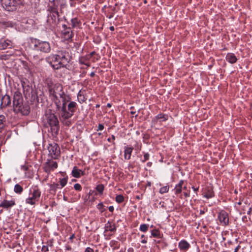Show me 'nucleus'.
<instances>
[{
	"instance_id": "1",
	"label": "nucleus",
	"mask_w": 252,
	"mask_h": 252,
	"mask_svg": "<svg viewBox=\"0 0 252 252\" xmlns=\"http://www.w3.org/2000/svg\"><path fill=\"white\" fill-rule=\"evenodd\" d=\"M49 96L56 106L61 122L65 126H70L71 124L70 118L74 115L78 104L75 101L70 100V97L64 93L63 86L56 84L49 89Z\"/></svg>"
},
{
	"instance_id": "2",
	"label": "nucleus",
	"mask_w": 252,
	"mask_h": 252,
	"mask_svg": "<svg viewBox=\"0 0 252 252\" xmlns=\"http://www.w3.org/2000/svg\"><path fill=\"white\" fill-rule=\"evenodd\" d=\"M50 58L51 61L50 64L54 69L58 70L62 68L69 69V63L71 60V57L66 50L58 51L56 54L52 55Z\"/></svg>"
},
{
	"instance_id": "3",
	"label": "nucleus",
	"mask_w": 252,
	"mask_h": 252,
	"mask_svg": "<svg viewBox=\"0 0 252 252\" xmlns=\"http://www.w3.org/2000/svg\"><path fill=\"white\" fill-rule=\"evenodd\" d=\"M50 58L51 61L50 64L54 69L58 70L62 68L69 69V63L71 60V57L66 50L58 51L56 54L52 55Z\"/></svg>"
},
{
	"instance_id": "4",
	"label": "nucleus",
	"mask_w": 252,
	"mask_h": 252,
	"mask_svg": "<svg viewBox=\"0 0 252 252\" xmlns=\"http://www.w3.org/2000/svg\"><path fill=\"white\" fill-rule=\"evenodd\" d=\"M50 58L51 61L50 64L54 69L58 70L62 68L69 69V63L71 60V57L66 50L58 51L56 54L52 55Z\"/></svg>"
},
{
	"instance_id": "5",
	"label": "nucleus",
	"mask_w": 252,
	"mask_h": 252,
	"mask_svg": "<svg viewBox=\"0 0 252 252\" xmlns=\"http://www.w3.org/2000/svg\"><path fill=\"white\" fill-rule=\"evenodd\" d=\"M29 44L33 50L37 52L49 53L51 50V45L49 42L42 41L33 37L30 38Z\"/></svg>"
},
{
	"instance_id": "6",
	"label": "nucleus",
	"mask_w": 252,
	"mask_h": 252,
	"mask_svg": "<svg viewBox=\"0 0 252 252\" xmlns=\"http://www.w3.org/2000/svg\"><path fill=\"white\" fill-rule=\"evenodd\" d=\"M45 118L47 123L51 127L52 135L53 136H57L60 129L59 122L57 116L49 109L46 112Z\"/></svg>"
},
{
	"instance_id": "7",
	"label": "nucleus",
	"mask_w": 252,
	"mask_h": 252,
	"mask_svg": "<svg viewBox=\"0 0 252 252\" xmlns=\"http://www.w3.org/2000/svg\"><path fill=\"white\" fill-rule=\"evenodd\" d=\"M47 24L51 30H53L57 27L59 23L62 21L59 11H47Z\"/></svg>"
},
{
	"instance_id": "8",
	"label": "nucleus",
	"mask_w": 252,
	"mask_h": 252,
	"mask_svg": "<svg viewBox=\"0 0 252 252\" xmlns=\"http://www.w3.org/2000/svg\"><path fill=\"white\" fill-rule=\"evenodd\" d=\"M24 0H0L3 8L8 11H13L18 6L23 5Z\"/></svg>"
},
{
	"instance_id": "9",
	"label": "nucleus",
	"mask_w": 252,
	"mask_h": 252,
	"mask_svg": "<svg viewBox=\"0 0 252 252\" xmlns=\"http://www.w3.org/2000/svg\"><path fill=\"white\" fill-rule=\"evenodd\" d=\"M41 192L37 186H34L30 190V196L26 199L27 204L34 205L36 202H38L41 196Z\"/></svg>"
},
{
	"instance_id": "10",
	"label": "nucleus",
	"mask_w": 252,
	"mask_h": 252,
	"mask_svg": "<svg viewBox=\"0 0 252 252\" xmlns=\"http://www.w3.org/2000/svg\"><path fill=\"white\" fill-rule=\"evenodd\" d=\"M23 93L26 99L31 97V101H34L35 99L38 102V99L36 94L33 92L32 89L29 85H26L25 82H22Z\"/></svg>"
},
{
	"instance_id": "11",
	"label": "nucleus",
	"mask_w": 252,
	"mask_h": 252,
	"mask_svg": "<svg viewBox=\"0 0 252 252\" xmlns=\"http://www.w3.org/2000/svg\"><path fill=\"white\" fill-rule=\"evenodd\" d=\"M47 149L49 152L48 156H50L51 158L56 159L60 156V148L58 144L56 143L52 142L49 143L47 147Z\"/></svg>"
},
{
	"instance_id": "12",
	"label": "nucleus",
	"mask_w": 252,
	"mask_h": 252,
	"mask_svg": "<svg viewBox=\"0 0 252 252\" xmlns=\"http://www.w3.org/2000/svg\"><path fill=\"white\" fill-rule=\"evenodd\" d=\"M63 5L62 0H49L47 7V11H59V7L60 6L62 9Z\"/></svg>"
},
{
	"instance_id": "13",
	"label": "nucleus",
	"mask_w": 252,
	"mask_h": 252,
	"mask_svg": "<svg viewBox=\"0 0 252 252\" xmlns=\"http://www.w3.org/2000/svg\"><path fill=\"white\" fill-rule=\"evenodd\" d=\"M57 168V162L53 161L52 159H48L43 165L44 171L48 174Z\"/></svg>"
},
{
	"instance_id": "14",
	"label": "nucleus",
	"mask_w": 252,
	"mask_h": 252,
	"mask_svg": "<svg viewBox=\"0 0 252 252\" xmlns=\"http://www.w3.org/2000/svg\"><path fill=\"white\" fill-rule=\"evenodd\" d=\"M218 219L222 225L226 226L229 224V217L228 213L224 210L220 211L218 214Z\"/></svg>"
},
{
	"instance_id": "15",
	"label": "nucleus",
	"mask_w": 252,
	"mask_h": 252,
	"mask_svg": "<svg viewBox=\"0 0 252 252\" xmlns=\"http://www.w3.org/2000/svg\"><path fill=\"white\" fill-rule=\"evenodd\" d=\"M0 101L1 103L0 104V108L1 109L10 105L11 103V100L10 96L6 94L2 96Z\"/></svg>"
},
{
	"instance_id": "16",
	"label": "nucleus",
	"mask_w": 252,
	"mask_h": 252,
	"mask_svg": "<svg viewBox=\"0 0 252 252\" xmlns=\"http://www.w3.org/2000/svg\"><path fill=\"white\" fill-rule=\"evenodd\" d=\"M30 107L28 104L25 103V105L21 106L19 111H14L15 113L21 114L23 116H27L30 112Z\"/></svg>"
},
{
	"instance_id": "17",
	"label": "nucleus",
	"mask_w": 252,
	"mask_h": 252,
	"mask_svg": "<svg viewBox=\"0 0 252 252\" xmlns=\"http://www.w3.org/2000/svg\"><path fill=\"white\" fill-rule=\"evenodd\" d=\"M15 204L16 203L14 200H7L4 199L0 203V207L8 210L14 206Z\"/></svg>"
},
{
	"instance_id": "18",
	"label": "nucleus",
	"mask_w": 252,
	"mask_h": 252,
	"mask_svg": "<svg viewBox=\"0 0 252 252\" xmlns=\"http://www.w3.org/2000/svg\"><path fill=\"white\" fill-rule=\"evenodd\" d=\"M61 33L62 37L65 40H71L74 35L71 28H68L67 30H62Z\"/></svg>"
},
{
	"instance_id": "19",
	"label": "nucleus",
	"mask_w": 252,
	"mask_h": 252,
	"mask_svg": "<svg viewBox=\"0 0 252 252\" xmlns=\"http://www.w3.org/2000/svg\"><path fill=\"white\" fill-rule=\"evenodd\" d=\"M12 46V43L8 39H1L0 40V50H4L7 48H11Z\"/></svg>"
},
{
	"instance_id": "20",
	"label": "nucleus",
	"mask_w": 252,
	"mask_h": 252,
	"mask_svg": "<svg viewBox=\"0 0 252 252\" xmlns=\"http://www.w3.org/2000/svg\"><path fill=\"white\" fill-rule=\"evenodd\" d=\"M13 105L17 102L23 101V98L21 93L19 91H16L13 95Z\"/></svg>"
},
{
	"instance_id": "21",
	"label": "nucleus",
	"mask_w": 252,
	"mask_h": 252,
	"mask_svg": "<svg viewBox=\"0 0 252 252\" xmlns=\"http://www.w3.org/2000/svg\"><path fill=\"white\" fill-rule=\"evenodd\" d=\"M178 247L181 251H187L190 248V244L185 240H181L178 244Z\"/></svg>"
},
{
	"instance_id": "22",
	"label": "nucleus",
	"mask_w": 252,
	"mask_h": 252,
	"mask_svg": "<svg viewBox=\"0 0 252 252\" xmlns=\"http://www.w3.org/2000/svg\"><path fill=\"white\" fill-rule=\"evenodd\" d=\"M77 98L80 103L85 102L87 99L86 91L85 90H80L77 94Z\"/></svg>"
},
{
	"instance_id": "23",
	"label": "nucleus",
	"mask_w": 252,
	"mask_h": 252,
	"mask_svg": "<svg viewBox=\"0 0 252 252\" xmlns=\"http://www.w3.org/2000/svg\"><path fill=\"white\" fill-rule=\"evenodd\" d=\"M71 29L78 28L81 25V22L77 17L72 18L71 20Z\"/></svg>"
},
{
	"instance_id": "24",
	"label": "nucleus",
	"mask_w": 252,
	"mask_h": 252,
	"mask_svg": "<svg viewBox=\"0 0 252 252\" xmlns=\"http://www.w3.org/2000/svg\"><path fill=\"white\" fill-rule=\"evenodd\" d=\"M124 150V158L125 159L128 160L130 158L131 153L133 150V147L125 146Z\"/></svg>"
},
{
	"instance_id": "25",
	"label": "nucleus",
	"mask_w": 252,
	"mask_h": 252,
	"mask_svg": "<svg viewBox=\"0 0 252 252\" xmlns=\"http://www.w3.org/2000/svg\"><path fill=\"white\" fill-rule=\"evenodd\" d=\"M168 119V116L166 114L160 113L157 115L153 120L154 122H157L158 120H160V122H165Z\"/></svg>"
},
{
	"instance_id": "26",
	"label": "nucleus",
	"mask_w": 252,
	"mask_h": 252,
	"mask_svg": "<svg viewBox=\"0 0 252 252\" xmlns=\"http://www.w3.org/2000/svg\"><path fill=\"white\" fill-rule=\"evenodd\" d=\"M214 196V192L213 189L211 188H207L205 189L203 193V197L209 199Z\"/></svg>"
},
{
	"instance_id": "27",
	"label": "nucleus",
	"mask_w": 252,
	"mask_h": 252,
	"mask_svg": "<svg viewBox=\"0 0 252 252\" xmlns=\"http://www.w3.org/2000/svg\"><path fill=\"white\" fill-rule=\"evenodd\" d=\"M107 231L115 232L116 231L115 224L108 221L105 225V231Z\"/></svg>"
},
{
	"instance_id": "28",
	"label": "nucleus",
	"mask_w": 252,
	"mask_h": 252,
	"mask_svg": "<svg viewBox=\"0 0 252 252\" xmlns=\"http://www.w3.org/2000/svg\"><path fill=\"white\" fill-rule=\"evenodd\" d=\"M184 183V181L183 180H181L179 181V183L175 186V187L174 189V190L175 193L176 195H178V194H180L181 193Z\"/></svg>"
},
{
	"instance_id": "29",
	"label": "nucleus",
	"mask_w": 252,
	"mask_h": 252,
	"mask_svg": "<svg viewBox=\"0 0 252 252\" xmlns=\"http://www.w3.org/2000/svg\"><path fill=\"white\" fill-rule=\"evenodd\" d=\"M226 60L229 63L233 64L237 62V58L233 53H229L226 55Z\"/></svg>"
},
{
	"instance_id": "30",
	"label": "nucleus",
	"mask_w": 252,
	"mask_h": 252,
	"mask_svg": "<svg viewBox=\"0 0 252 252\" xmlns=\"http://www.w3.org/2000/svg\"><path fill=\"white\" fill-rule=\"evenodd\" d=\"M80 171L81 170L78 169L76 166H74L72 170V176L76 178H79L81 177Z\"/></svg>"
},
{
	"instance_id": "31",
	"label": "nucleus",
	"mask_w": 252,
	"mask_h": 252,
	"mask_svg": "<svg viewBox=\"0 0 252 252\" xmlns=\"http://www.w3.org/2000/svg\"><path fill=\"white\" fill-rule=\"evenodd\" d=\"M6 125V118L2 115H0V132L4 129Z\"/></svg>"
},
{
	"instance_id": "32",
	"label": "nucleus",
	"mask_w": 252,
	"mask_h": 252,
	"mask_svg": "<svg viewBox=\"0 0 252 252\" xmlns=\"http://www.w3.org/2000/svg\"><path fill=\"white\" fill-rule=\"evenodd\" d=\"M50 187V192L52 194H55L57 189L59 188H60L59 187V184L57 183H53L52 184H50L49 185Z\"/></svg>"
},
{
	"instance_id": "33",
	"label": "nucleus",
	"mask_w": 252,
	"mask_h": 252,
	"mask_svg": "<svg viewBox=\"0 0 252 252\" xmlns=\"http://www.w3.org/2000/svg\"><path fill=\"white\" fill-rule=\"evenodd\" d=\"M14 191L18 194H21L23 191V188L20 185L16 184L14 188Z\"/></svg>"
},
{
	"instance_id": "34",
	"label": "nucleus",
	"mask_w": 252,
	"mask_h": 252,
	"mask_svg": "<svg viewBox=\"0 0 252 252\" xmlns=\"http://www.w3.org/2000/svg\"><path fill=\"white\" fill-rule=\"evenodd\" d=\"M90 59L89 57L86 55L85 56L79 58V63L82 64H87V62H89Z\"/></svg>"
},
{
	"instance_id": "35",
	"label": "nucleus",
	"mask_w": 252,
	"mask_h": 252,
	"mask_svg": "<svg viewBox=\"0 0 252 252\" xmlns=\"http://www.w3.org/2000/svg\"><path fill=\"white\" fill-rule=\"evenodd\" d=\"M67 181H68V177L67 176L63 178L59 179L60 185H61V186L60 189L64 187L66 185V184L67 183Z\"/></svg>"
},
{
	"instance_id": "36",
	"label": "nucleus",
	"mask_w": 252,
	"mask_h": 252,
	"mask_svg": "<svg viewBox=\"0 0 252 252\" xmlns=\"http://www.w3.org/2000/svg\"><path fill=\"white\" fill-rule=\"evenodd\" d=\"M110 245L113 248V250H116L120 248V245L118 244V242L115 240H112L110 242Z\"/></svg>"
},
{
	"instance_id": "37",
	"label": "nucleus",
	"mask_w": 252,
	"mask_h": 252,
	"mask_svg": "<svg viewBox=\"0 0 252 252\" xmlns=\"http://www.w3.org/2000/svg\"><path fill=\"white\" fill-rule=\"evenodd\" d=\"M151 235L152 236L155 238H160V233L159 230L155 229L151 231Z\"/></svg>"
},
{
	"instance_id": "38",
	"label": "nucleus",
	"mask_w": 252,
	"mask_h": 252,
	"mask_svg": "<svg viewBox=\"0 0 252 252\" xmlns=\"http://www.w3.org/2000/svg\"><path fill=\"white\" fill-rule=\"evenodd\" d=\"M25 105V103H23V101L21 102H17L13 105V111H19L20 110V107L21 106Z\"/></svg>"
},
{
	"instance_id": "39",
	"label": "nucleus",
	"mask_w": 252,
	"mask_h": 252,
	"mask_svg": "<svg viewBox=\"0 0 252 252\" xmlns=\"http://www.w3.org/2000/svg\"><path fill=\"white\" fill-rule=\"evenodd\" d=\"M95 189L100 194H102L104 189V187L103 185L99 184L96 187Z\"/></svg>"
},
{
	"instance_id": "40",
	"label": "nucleus",
	"mask_w": 252,
	"mask_h": 252,
	"mask_svg": "<svg viewBox=\"0 0 252 252\" xmlns=\"http://www.w3.org/2000/svg\"><path fill=\"white\" fill-rule=\"evenodd\" d=\"M148 227H149L148 224H145V223L142 224L140 226L139 230L142 232H146L148 230Z\"/></svg>"
},
{
	"instance_id": "41",
	"label": "nucleus",
	"mask_w": 252,
	"mask_h": 252,
	"mask_svg": "<svg viewBox=\"0 0 252 252\" xmlns=\"http://www.w3.org/2000/svg\"><path fill=\"white\" fill-rule=\"evenodd\" d=\"M115 200L118 203H121L124 201V197L121 194L117 195Z\"/></svg>"
},
{
	"instance_id": "42",
	"label": "nucleus",
	"mask_w": 252,
	"mask_h": 252,
	"mask_svg": "<svg viewBox=\"0 0 252 252\" xmlns=\"http://www.w3.org/2000/svg\"><path fill=\"white\" fill-rule=\"evenodd\" d=\"M169 187L167 186L161 187L159 189V192L161 194L166 193L169 190Z\"/></svg>"
},
{
	"instance_id": "43",
	"label": "nucleus",
	"mask_w": 252,
	"mask_h": 252,
	"mask_svg": "<svg viewBox=\"0 0 252 252\" xmlns=\"http://www.w3.org/2000/svg\"><path fill=\"white\" fill-rule=\"evenodd\" d=\"M74 189L76 191H81L82 190V186L80 184L77 183L74 185Z\"/></svg>"
},
{
	"instance_id": "44",
	"label": "nucleus",
	"mask_w": 252,
	"mask_h": 252,
	"mask_svg": "<svg viewBox=\"0 0 252 252\" xmlns=\"http://www.w3.org/2000/svg\"><path fill=\"white\" fill-rule=\"evenodd\" d=\"M150 155L149 153H144V159L141 160L142 162H145L146 161L148 160L149 159Z\"/></svg>"
},
{
	"instance_id": "45",
	"label": "nucleus",
	"mask_w": 252,
	"mask_h": 252,
	"mask_svg": "<svg viewBox=\"0 0 252 252\" xmlns=\"http://www.w3.org/2000/svg\"><path fill=\"white\" fill-rule=\"evenodd\" d=\"M104 205L102 202L99 203L97 205V208L101 212H103L104 211V210L103 209Z\"/></svg>"
},
{
	"instance_id": "46",
	"label": "nucleus",
	"mask_w": 252,
	"mask_h": 252,
	"mask_svg": "<svg viewBox=\"0 0 252 252\" xmlns=\"http://www.w3.org/2000/svg\"><path fill=\"white\" fill-rule=\"evenodd\" d=\"M112 140L113 141V144L115 145V143L114 142V140H115V136L114 135H112L111 138H108L107 139V141L109 142H111Z\"/></svg>"
},
{
	"instance_id": "47",
	"label": "nucleus",
	"mask_w": 252,
	"mask_h": 252,
	"mask_svg": "<svg viewBox=\"0 0 252 252\" xmlns=\"http://www.w3.org/2000/svg\"><path fill=\"white\" fill-rule=\"evenodd\" d=\"M22 64L25 68V69L29 70V67L28 65V63L26 61H23L22 62Z\"/></svg>"
},
{
	"instance_id": "48",
	"label": "nucleus",
	"mask_w": 252,
	"mask_h": 252,
	"mask_svg": "<svg viewBox=\"0 0 252 252\" xmlns=\"http://www.w3.org/2000/svg\"><path fill=\"white\" fill-rule=\"evenodd\" d=\"M41 251L43 252H47L49 251L48 246L43 245L41 249Z\"/></svg>"
},
{
	"instance_id": "49",
	"label": "nucleus",
	"mask_w": 252,
	"mask_h": 252,
	"mask_svg": "<svg viewBox=\"0 0 252 252\" xmlns=\"http://www.w3.org/2000/svg\"><path fill=\"white\" fill-rule=\"evenodd\" d=\"M104 126L103 124H99L98 126L97 131L102 130L104 129Z\"/></svg>"
},
{
	"instance_id": "50",
	"label": "nucleus",
	"mask_w": 252,
	"mask_h": 252,
	"mask_svg": "<svg viewBox=\"0 0 252 252\" xmlns=\"http://www.w3.org/2000/svg\"><path fill=\"white\" fill-rule=\"evenodd\" d=\"M84 252H94V251L93 249L90 247H87Z\"/></svg>"
},
{
	"instance_id": "51",
	"label": "nucleus",
	"mask_w": 252,
	"mask_h": 252,
	"mask_svg": "<svg viewBox=\"0 0 252 252\" xmlns=\"http://www.w3.org/2000/svg\"><path fill=\"white\" fill-rule=\"evenodd\" d=\"M207 211V209H204L203 210H200L199 214L200 215H202L205 214V213Z\"/></svg>"
},
{
	"instance_id": "52",
	"label": "nucleus",
	"mask_w": 252,
	"mask_h": 252,
	"mask_svg": "<svg viewBox=\"0 0 252 252\" xmlns=\"http://www.w3.org/2000/svg\"><path fill=\"white\" fill-rule=\"evenodd\" d=\"M62 27L63 28V29L62 30H67V29L68 28H71V27H68L65 24H63L62 25Z\"/></svg>"
},
{
	"instance_id": "53",
	"label": "nucleus",
	"mask_w": 252,
	"mask_h": 252,
	"mask_svg": "<svg viewBox=\"0 0 252 252\" xmlns=\"http://www.w3.org/2000/svg\"><path fill=\"white\" fill-rule=\"evenodd\" d=\"M65 248L66 251H71L72 250L71 247L68 245H66Z\"/></svg>"
},
{
	"instance_id": "54",
	"label": "nucleus",
	"mask_w": 252,
	"mask_h": 252,
	"mask_svg": "<svg viewBox=\"0 0 252 252\" xmlns=\"http://www.w3.org/2000/svg\"><path fill=\"white\" fill-rule=\"evenodd\" d=\"M95 54V52L94 51H93L90 54L87 55V56L88 57H89V58L90 59L92 57H93Z\"/></svg>"
},
{
	"instance_id": "55",
	"label": "nucleus",
	"mask_w": 252,
	"mask_h": 252,
	"mask_svg": "<svg viewBox=\"0 0 252 252\" xmlns=\"http://www.w3.org/2000/svg\"><path fill=\"white\" fill-rule=\"evenodd\" d=\"M109 211L111 212H113L114 210V208L113 206H110L108 207Z\"/></svg>"
},
{
	"instance_id": "56",
	"label": "nucleus",
	"mask_w": 252,
	"mask_h": 252,
	"mask_svg": "<svg viewBox=\"0 0 252 252\" xmlns=\"http://www.w3.org/2000/svg\"><path fill=\"white\" fill-rule=\"evenodd\" d=\"M240 249V245H238L237 246L236 248L234 250V252H238V251H239V250Z\"/></svg>"
},
{
	"instance_id": "57",
	"label": "nucleus",
	"mask_w": 252,
	"mask_h": 252,
	"mask_svg": "<svg viewBox=\"0 0 252 252\" xmlns=\"http://www.w3.org/2000/svg\"><path fill=\"white\" fill-rule=\"evenodd\" d=\"M184 195L186 197H188L189 196V192H184Z\"/></svg>"
},
{
	"instance_id": "58",
	"label": "nucleus",
	"mask_w": 252,
	"mask_h": 252,
	"mask_svg": "<svg viewBox=\"0 0 252 252\" xmlns=\"http://www.w3.org/2000/svg\"><path fill=\"white\" fill-rule=\"evenodd\" d=\"M74 238H75V235H74V234H72V235L70 236V237H69V239L70 241H71V242H72V240H73V239Z\"/></svg>"
},
{
	"instance_id": "59",
	"label": "nucleus",
	"mask_w": 252,
	"mask_h": 252,
	"mask_svg": "<svg viewBox=\"0 0 252 252\" xmlns=\"http://www.w3.org/2000/svg\"><path fill=\"white\" fill-rule=\"evenodd\" d=\"M141 242L142 243V244H146L147 243V238H145L144 239H142L141 241Z\"/></svg>"
},
{
	"instance_id": "60",
	"label": "nucleus",
	"mask_w": 252,
	"mask_h": 252,
	"mask_svg": "<svg viewBox=\"0 0 252 252\" xmlns=\"http://www.w3.org/2000/svg\"><path fill=\"white\" fill-rule=\"evenodd\" d=\"M192 189L195 192H197V191L198 190L199 188H195L194 186L192 187Z\"/></svg>"
},
{
	"instance_id": "61",
	"label": "nucleus",
	"mask_w": 252,
	"mask_h": 252,
	"mask_svg": "<svg viewBox=\"0 0 252 252\" xmlns=\"http://www.w3.org/2000/svg\"><path fill=\"white\" fill-rule=\"evenodd\" d=\"M142 196L143 195H137L135 197L137 199H141L142 198Z\"/></svg>"
},
{
	"instance_id": "62",
	"label": "nucleus",
	"mask_w": 252,
	"mask_h": 252,
	"mask_svg": "<svg viewBox=\"0 0 252 252\" xmlns=\"http://www.w3.org/2000/svg\"><path fill=\"white\" fill-rule=\"evenodd\" d=\"M152 165V162H148L147 163V166L148 167H150Z\"/></svg>"
},
{
	"instance_id": "63",
	"label": "nucleus",
	"mask_w": 252,
	"mask_h": 252,
	"mask_svg": "<svg viewBox=\"0 0 252 252\" xmlns=\"http://www.w3.org/2000/svg\"><path fill=\"white\" fill-rule=\"evenodd\" d=\"M252 208L251 207L249 208V210L247 212V214L250 215V214L252 212Z\"/></svg>"
},
{
	"instance_id": "64",
	"label": "nucleus",
	"mask_w": 252,
	"mask_h": 252,
	"mask_svg": "<svg viewBox=\"0 0 252 252\" xmlns=\"http://www.w3.org/2000/svg\"><path fill=\"white\" fill-rule=\"evenodd\" d=\"M109 29L111 31H114L115 30V28L113 26H111V27H110Z\"/></svg>"
}]
</instances>
